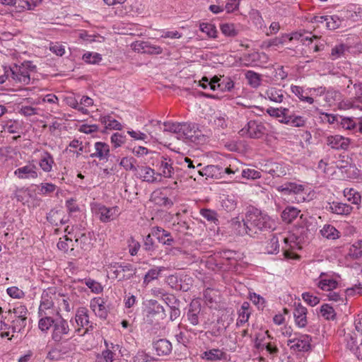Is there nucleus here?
Segmentation results:
<instances>
[{
	"label": "nucleus",
	"instance_id": "f257e3e1",
	"mask_svg": "<svg viewBox=\"0 0 362 362\" xmlns=\"http://www.w3.org/2000/svg\"><path fill=\"white\" fill-rule=\"evenodd\" d=\"M246 223L250 226V236H253L262 231L275 229L274 221L255 208H251L247 211Z\"/></svg>",
	"mask_w": 362,
	"mask_h": 362
},
{
	"label": "nucleus",
	"instance_id": "f03ea898",
	"mask_svg": "<svg viewBox=\"0 0 362 362\" xmlns=\"http://www.w3.org/2000/svg\"><path fill=\"white\" fill-rule=\"evenodd\" d=\"M109 269L114 274L115 278L119 281L131 279L136 272V267L129 263L125 262L111 264Z\"/></svg>",
	"mask_w": 362,
	"mask_h": 362
},
{
	"label": "nucleus",
	"instance_id": "7ed1b4c3",
	"mask_svg": "<svg viewBox=\"0 0 362 362\" xmlns=\"http://www.w3.org/2000/svg\"><path fill=\"white\" fill-rule=\"evenodd\" d=\"M265 131L264 124L256 120H250L247 125L239 131L240 135L247 136L251 139H259L262 137Z\"/></svg>",
	"mask_w": 362,
	"mask_h": 362
},
{
	"label": "nucleus",
	"instance_id": "20e7f679",
	"mask_svg": "<svg viewBox=\"0 0 362 362\" xmlns=\"http://www.w3.org/2000/svg\"><path fill=\"white\" fill-rule=\"evenodd\" d=\"M70 332L71 329L69 328V323L66 320L62 317L55 320L52 333V339L54 341H61L65 337H69Z\"/></svg>",
	"mask_w": 362,
	"mask_h": 362
},
{
	"label": "nucleus",
	"instance_id": "39448f33",
	"mask_svg": "<svg viewBox=\"0 0 362 362\" xmlns=\"http://www.w3.org/2000/svg\"><path fill=\"white\" fill-rule=\"evenodd\" d=\"M262 172L270 174L273 177H281L286 175L287 167L283 163L267 160L265 163L261 165Z\"/></svg>",
	"mask_w": 362,
	"mask_h": 362
},
{
	"label": "nucleus",
	"instance_id": "423d86ee",
	"mask_svg": "<svg viewBox=\"0 0 362 362\" xmlns=\"http://www.w3.org/2000/svg\"><path fill=\"white\" fill-rule=\"evenodd\" d=\"M178 134V139H187L191 141H196L201 135V132L195 128L194 124L188 123H180Z\"/></svg>",
	"mask_w": 362,
	"mask_h": 362
},
{
	"label": "nucleus",
	"instance_id": "0eeeda50",
	"mask_svg": "<svg viewBox=\"0 0 362 362\" xmlns=\"http://www.w3.org/2000/svg\"><path fill=\"white\" fill-rule=\"evenodd\" d=\"M11 78L16 83L28 85L30 81V74L25 67L15 65L13 68L8 67Z\"/></svg>",
	"mask_w": 362,
	"mask_h": 362
},
{
	"label": "nucleus",
	"instance_id": "6e6552de",
	"mask_svg": "<svg viewBox=\"0 0 362 362\" xmlns=\"http://www.w3.org/2000/svg\"><path fill=\"white\" fill-rule=\"evenodd\" d=\"M246 223V215L241 220L238 217L232 218L230 221V227L234 235L243 236L246 234L250 235V226Z\"/></svg>",
	"mask_w": 362,
	"mask_h": 362
},
{
	"label": "nucleus",
	"instance_id": "1a4fd4ad",
	"mask_svg": "<svg viewBox=\"0 0 362 362\" xmlns=\"http://www.w3.org/2000/svg\"><path fill=\"white\" fill-rule=\"evenodd\" d=\"M28 317H24L23 319H16V318H6L4 320H7V322L5 321H1V329H10L11 328L13 332L21 333L24 331V329L27 325Z\"/></svg>",
	"mask_w": 362,
	"mask_h": 362
},
{
	"label": "nucleus",
	"instance_id": "9d476101",
	"mask_svg": "<svg viewBox=\"0 0 362 362\" xmlns=\"http://www.w3.org/2000/svg\"><path fill=\"white\" fill-rule=\"evenodd\" d=\"M326 143L333 149L346 150L350 144V140L340 135H334L327 136Z\"/></svg>",
	"mask_w": 362,
	"mask_h": 362
},
{
	"label": "nucleus",
	"instance_id": "9b49d317",
	"mask_svg": "<svg viewBox=\"0 0 362 362\" xmlns=\"http://www.w3.org/2000/svg\"><path fill=\"white\" fill-rule=\"evenodd\" d=\"M288 345L296 351H308L310 349V338L308 335L289 339Z\"/></svg>",
	"mask_w": 362,
	"mask_h": 362
},
{
	"label": "nucleus",
	"instance_id": "f8f14e48",
	"mask_svg": "<svg viewBox=\"0 0 362 362\" xmlns=\"http://www.w3.org/2000/svg\"><path fill=\"white\" fill-rule=\"evenodd\" d=\"M151 234L163 245L171 246L175 242L170 233L158 226L152 228Z\"/></svg>",
	"mask_w": 362,
	"mask_h": 362
},
{
	"label": "nucleus",
	"instance_id": "ddd939ff",
	"mask_svg": "<svg viewBox=\"0 0 362 362\" xmlns=\"http://www.w3.org/2000/svg\"><path fill=\"white\" fill-rule=\"evenodd\" d=\"M153 347L159 356H168L172 351V344L166 339H160L153 343Z\"/></svg>",
	"mask_w": 362,
	"mask_h": 362
},
{
	"label": "nucleus",
	"instance_id": "4468645a",
	"mask_svg": "<svg viewBox=\"0 0 362 362\" xmlns=\"http://www.w3.org/2000/svg\"><path fill=\"white\" fill-rule=\"evenodd\" d=\"M201 312V305L197 301H192L189 306L187 313V317L189 323L194 326L199 323V314Z\"/></svg>",
	"mask_w": 362,
	"mask_h": 362
},
{
	"label": "nucleus",
	"instance_id": "2eb2a0df",
	"mask_svg": "<svg viewBox=\"0 0 362 362\" xmlns=\"http://www.w3.org/2000/svg\"><path fill=\"white\" fill-rule=\"evenodd\" d=\"M307 308L301 305V303H295V309L293 316L296 324L299 327H305L307 325Z\"/></svg>",
	"mask_w": 362,
	"mask_h": 362
},
{
	"label": "nucleus",
	"instance_id": "dca6fc26",
	"mask_svg": "<svg viewBox=\"0 0 362 362\" xmlns=\"http://www.w3.org/2000/svg\"><path fill=\"white\" fill-rule=\"evenodd\" d=\"M278 191L283 192L284 194H303L305 187L303 185H298L295 182H288L278 187Z\"/></svg>",
	"mask_w": 362,
	"mask_h": 362
},
{
	"label": "nucleus",
	"instance_id": "f3484780",
	"mask_svg": "<svg viewBox=\"0 0 362 362\" xmlns=\"http://www.w3.org/2000/svg\"><path fill=\"white\" fill-rule=\"evenodd\" d=\"M47 218L48 221L55 226L65 224L69 221V218L64 215L62 210L52 209L47 214Z\"/></svg>",
	"mask_w": 362,
	"mask_h": 362
},
{
	"label": "nucleus",
	"instance_id": "a211bd4d",
	"mask_svg": "<svg viewBox=\"0 0 362 362\" xmlns=\"http://www.w3.org/2000/svg\"><path fill=\"white\" fill-rule=\"evenodd\" d=\"M328 211L338 215H349L351 214L353 208L349 204L340 202H333L327 206Z\"/></svg>",
	"mask_w": 362,
	"mask_h": 362
},
{
	"label": "nucleus",
	"instance_id": "6ab92c4d",
	"mask_svg": "<svg viewBox=\"0 0 362 362\" xmlns=\"http://www.w3.org/2000/svg\"><path fill=\"white\" fill-rule=\"evenodd\" d=\"M35 165H25L16 169L14 174L20 179H28L29 177H37V173Z\"/></svg>",
	"mask_w": 362,
	"mask_h": 362
},
{
	"label": "nucleus",
	"instance_id": "aec40b11",
	"mask_svg": "<svg viewBox=\"0 0 362 362\" xmlns=\"http://www.w3.org/2000/svg\"><path fill=\"white\" fill-rule=\"evenodd\" d=\"M159 163V169L162 173H158V175L160 176L163 175L165 177H171L174 173V168L172 166L171 159L163 156L161 157V160Z\"/></svg>",
	"mask_w": 362,
	"mask_h": 362
},
{
	"label": "nucleus",
	"instance_id": "412c9836",
	"mask_svg": "<svg viewBox=\"0 0 362 362\" xmlns=\"http://www.w3.org/2000/svg\"><path fill=\"white\" fill-rule=\"evenodd\" d=\"M6 313H7V315L5 316L4 319H6V318L23 319L24 317H28L27 315L28 314V310L25 305H20L17 307H15L13 309V310H9Z\"/></svg>",
	"mask_w": 362,
	"mask_h": 362
},
{
	"label": "nucleus",
	"instance_id": "4be33fe9",
	"mask_svg": "<svg viewBox=\"0 0 362 362\" xmlns=\"http://www.w3.org/2000/svg\"><path fill=\"white\" fill-rule=\"evenodd\" d=\"M90 307L93 312L100 318H106L107 310L104 305V301L101 298L94 299L90 302Z\"/></svg>",
	"mask_w": 362,
	"mask_h": 362
},
{
	"label": "nucleus",
	"instance_id": "5701e85b",
	"mask_svg": "<svg viewBox=\"0 0 362 362\" xmlns=\"http://www.w3.org/2000/svg\"><path fill=\"white\" fill-rule=\"evenodd\" d=\"M95 153H92V158L97 157L100 160L105 159L107 158L110 148L109 146L103 142H96L95 144Z\"/></svg>",
	"mask_w": 362,
	"mask_h": 362
},
{
	"label": "nucleus",
	"instance_id": "b1692460",
	"mask_svg": "<svg viewBox=\"0 0 362 362\" xmlns=\"http://www.w3.org/2000/svg\"><path fill=\"white\" fill-rule=\"evenodd\" d=\"M300 211L294 206H287L281 213L282 220L287 223H291L299 215Z\"/></svg>",
	"mask_w": 362,
	"mask_h": 362
},
{
	"label": "nucleus",
	"instance_id": "393cba45",
	"mask_svg": "<svg viewBox=\"0 0 362 362\" xmlns=\"http://www.w3.org/2000/svg\"><path fill=\"white\" fill-rule=\"evenodd\" d=\"M148 315H165V309L156 300L151 299L148 303Z\"/></svg>",
	"mask_w": 362,
	"mask_h": 362
},
{
	"label": "nucleus",
	"instance_id": "a878e982",
	"mask_svg": "<svg viewBox=\"0 0 362 362\" xmlns=\"http://www.w3.org/2000/svg\"><path fill=\"white\" fill-rule=\"evenodd\" d=\"M54 158L50 153L45 151L40 160L39 165L43 171L49 173L52 169Z\"/></svg>",
	"mask_w": 362,
	"mask_h": 362
},
{
	"label": "nucleus",
	"instance_id": "bb28decb",
	"mask_svg": "<svg viewBox=\"0 0 362 362\" xmlns=\"http://www.w3.org/2000/svg\"><path fill=\"white\" fill-rule=\"evenodd\" d=\"M115 209L114 208H107L104 206L99 207L98 214L100 220L103 222H109L113 219Z\"/></svg>",
	"mask_w": 362,
	"mask_h": 362
},
{
	"label": "nucleus",
	"instance_id": "cd10ccee",
	"mask_svg": "<svg viewBox=\"0 0 362 362\" xmlns=\"http://www.w3.org/2000/svg\"><path fill=\"white\" fill-rule=\"evenodd\" d=\"M76 322L78 326L83 327L89 323V316L88 310L85 308H81L77 310L76 314Z\"/></svg>",
	"mask_w": 362,
	"mask_h": 362
},
{
	"label": "nucleus",
	"instance_id": "c85d7f7f",
	"mask_svg": "<svg viewBox=\"0 0 362 362\" xmlns=\"http://www.w3.org/2000/svg\"><path fill=\"white\" fill-rule=\"evenodd\" d=\"M140 169V177L144 181L148 182H154L156 181V177H154V170L148 166H141Z\"/></svg>",
	"mask_w": 362,
	"mask_h": 362
},
{
	"label": "nucleus",
	"instance_id": "c756f323",
	"mask_svg": "<svg viewBox=\"0 0 362 362\" xmlns=\"http://www.w3.org/2000/svg\"><path fill=\"white\" fill-rule=\"evenodd\" d=\"M320 233L323 237L330 240H334L339 237V231L331 225H325Z\"/></svg>",
	"mask_w": 362,
	"mask_h": 362
},
{
	"label": "nucleus",
	"instance_id": "7c9ffc66",
	"mask_svg": "<svg viewBox=\"0 0 362 362\" xmlns=\"http://www.w3.org/2000/svg\"><path fill=\"white\" fill-rule=\"evenodd\" d=\"M344 194V196L347 197V199L353 204L358 205L360 204L361 200V194L354 189H345Z\"/></svg>",
	"mask_w": 362,
	"mask_h": 362
},
{
	"label": "nucleus",
	"instance_id": "2f4dec72",
	"mask_svg": "<svg viewBox=\"0 0 362 362\" xmlns=\"http://www.w3.org/2000/svg\"><path fill=\"white\" fill-rule=\"evenodd\" d=\"M53 300L52 297L49 296L48 292L44 291L42 295V300L39 308V314L42 315V310L51 308L53 306Z\"/></svg>",
	"mask_w": 362,
	"mask_h": 362
},
{
	"label": "nucleus",
	"instance_id": "473e14b6",
	"mask_svg": "<svg viewBox=\"0 0 362 362\" xmlns=\"http://www.w3.org/2000/svg\"><path fill=\"white\" fill-rule=\"evenodd\" d=\"M162 271L163 267H156L148 270L144 277V285L147 286L153 280L157 279Z\"/></svg>",
	"mask_w": 362,
	"mask_h": 362
},
{
	"label": "nucleus",
	"instance_id": "72a5a7b5",
	"mask_svg": "<svg viewBox=\"0 0 362 362\" xmlns=\"http://www.w3.org/2000/svg\"><path fill=\"white\" fill-rule=\"evenodd\" d=\"M345 341L346 342V347L351 351L354 354L357 346V336L355 333H348L344 335Z\"/></svg>",
	"mask_w": 362,
	"mask_h": 362
},
{
	"label": "nucleus",
	"instance_id": "f704fd0d",
	"mask_svg": "<svg viewBox=\"0 0 362 362\" xmlns=\"http://www.w3.org/2000/svg\"><path fill=\"white\" fill-rule=\"evenodd\" d=\"M349 255L354 259H357L362 256V240L355 243L350 247Z\"/></svg>",
	"mask_w": 362,
	"mask_h": 362
},
{
	"label": "nucleus",
	"instance_id": "c9c22d12",
	"mask_svg": "<svg viewBox=\"0 0 362 362\" xmlns=\"http://www.w3.org/2000/svg\"><path fill=\"white\" fill-rule=\"evenodd\" d=\"M200 214L208 221L217 224L218 223L217 213L209 209H202Z\"/></svg>",
	"mask_w": 362,
	"mask_h": 362
},
{
	"label": "nucleus",
	"instance_id": "e433bc0d",
	"mask_svg": "<svg viewBox=\"0 0 362 362\" xmlns=\"http://www.w3.org/2000/svg\"><path fill=\"white\" fill-rule=\"evenodd\" d=\"M267 95L272 101L276 103H281L283 101L284 95L281 90L271 88L267 91Z\"/></svg>",
	"mask_w": 362,
	"mask_h": 362
},
{
	"label": "nucleus",
	"instance_id": "4c0bfd02",
	"mask_svg": "<svg viewBox=\"0 0 362 362\" xmlns=\"http://www.w3.org/2000/svg\"><path fill=\"white\" fill-rule=\"evenodd\" d=\"M320 313L326 320H334L336 315L334 308L328 304L321 306Z\"/></svg>",
	"mask_w": 362,
	"mask_h": 362
},
{
	"label": "nucleus",
	"instance_id": "58836bf2",
	"mask_svg": "<svg viewBox=\"0 0 362 362\" xmlns=\"http://www.w3.org/2000/svg\"><path fill=\"white\" fill-rule=\"evenodd\" d=\"M248 83L254 88H257L260 85V76L253 71H247L245 74Z\"/></svg>",
	"mask_w": 362,
	"mask_h": 362
},
{
	"label": "nucleus",
	"instance_id": "ea45409f",
	"mask_svg": "<svg viewBox=\"0 0 362 362\" xmlns=\"http://www.w3.org/2000/svg\"><path fill=\"white\" fill-rule=\"evenodd\" d=\"M200 30L206 33L210 37L215 38L216 37L217 30L214 25L211 23H202L199 25Z\"/></svg>",
	"mask_w": 362,
	"mask_h": 362
},
{
	"label": "nucleus",
	"instance_id": "a19ab883",
	"mask_svg": "<svg viewBox=\"0 0 362 362\" xmlns=\"http://www.w3.org/2000/svg\"><path fill=\"white\" fill-rule=\"evenodd\" d=\"M55 320L51 317H42L38 322V327L42 332H47L52 326H54Z\"/></svg>",
	"mask_w": 362,
	"mask_h": 362
},
{
	"label": "nucleus",
	"instance_id": "79ce46f5",
	"mask_svg": "<svg viewBox=\"0 0 362 362\" xmlns=\"http://www.w3.org/2000/svg\"><path fill=\"white\" fill-rule=\"evenodd\" d=\"M3 129L10 134H15L19 132L21 126L17 121L9 120L3 125Z\"/></svg>",
	"mask_w": 362,
	"mask_h": 362
},
{
	"label": "nucleus",
	"instance_id": "37998d69",
	"mask_svg": "<svg viewBox=\"0 0 362 362\" xmlns=\"http://www.w3.org/2000/svg\"><path fill=\"white\" fill-rule=\"evenodd\" d=\"M223 353L219 349H211L204 353L203 358L208 361H216L222 358Z\"/></svg>",
	"mask_w": 362,
	"mask_h": 362
},
{
	"label": "nucleus",
	"instance_id": "c03bdc74",
	"mask_svg": "<svg viewBox=\"0 0 362 362\" xmlns=\"http://www.w3.org/2000/svg\"><path fill=\"white\" fill-rule=\"evenodd\" d=\"M337 286V282L334 279H323L318 283V287L324 291H332Z\"/></svg>",
	"mask_w": 362,
	"mask_h": 362
},
{
	"label": "nucleus",
	"instance_id": "a18cd8bd",
	"mask_svg": "<svg viewBox=\"0 0 362 362\" xmlns=\"http://www.w3.org/2000/svg\"><path fill=\"white\" fill-rule=\"evenodd\" d=\"M222 33L228 37H235L238 35V31L233 23H224L221 25Z\"/></svg>",
	"mask_w": 362,
	"mask_h": 362
},
{
	"label": "nucleus",
	"instance_id": "49530a36",
	"mask_svg": "<svg viewBox=\"0 0 362 362\" xmlns=\"http://www.w3.org/2000/svg\"><path fill=\"white\" fill-rule=\"evenodd\" d=\"M133 359L134 362H150L156 360L144 351H139Z\"/></svg>",
	"mask_w": 362,
	"mask_h": 362
},
{
	"label": "nucleus",
	"instance_id": "de8ad7c7",
	"mask_svg": "<svg viewBox=\"0 0 362 362\" xmlns=\"http://www.w3.org/2000/svg\"><path fill=\"white\" fill-rule=\"evenodd\" d=\"M126 140V136L120 133L116 132L111 136V142L115 148L121 146Z\"/></svg>",
	"mask_w": 362,
	"mask_h": 362
},
{
	"label": "nucleus",
	"instance_id": "09e8293b",
	"mask_svg": "<svg viewBox=\"0 0 362 362\" xmlns=\"http://www.w3.org/2000/svg\"><path fill=\"white\" fill-rule=\"evenodd\" d=\"M85 284L91 290V291L95 293H99L103 291V287L100 284L95 280L90 279H86Z\"/></svg>",
	"mask_w": 362,
	"mask_h": 362
},
{
	"label": "nucleus",
	"instance_id": "8fccbe9b",
	"mask_svg": "<svg viewBox=\"0 0 362 362\" xmlns=\"http://www.w3.org/2000/svg\"><path fill=\"white\" fill-rule=\"evenodd\" d=\"M83 59L90 64H97L101 61L102 57L100 54L98 53L92 54V53H86L83 56Z\"/></svg>",
	"mask_w": 362,
	"mask_h": 362
},
{
	"label": "nucleus",
	"instance_id": "3c124183",
	"mask_svg": "<svg viewBox=\"0 0 362 362\" xmlns=\"http://www.w3.org/2000/svg\"><path fill=\"white\" fill-rule=\"evenodd\" d=\"M41 194H47L52 193L57 188V186L52 183H41L38 187Z\"/></svg>",
	"mask_w": 362,
	"mask_h": 362
},
{
	"label": "nucleus",
	"instance_id": "603ef678",
	"mask_svg": "<svg viewBox=\"0 0 362 362\" xmlns=\"http://www.w3.org/2000/svg\"><path fill=\"white\" fill-rule=\"evenodd\" d=\"M134 162L135 159L133 158H123L120 161V165L123 166L126 170L136 171V168L134 165Z\"/></svg>",
	"mask_w": 362,
	"mask_h": 362
},
{
	"label": "nucleus",
	"instance_id": "864d4df0",
	"mask_svg": "<svg viewBox=\"0 0 362 362\" xmlns=\"http://www.w3.org/2000/svg\"><path fill=\"white\" fill-rule=\"evenodd\" d=\"M242 176L247 179H257L261 177L260 172L254 169H244L242 170Z\"/></svg>",
	"mask_w": 362,
	"mask_h": 362
},
{
	"label": "nucleus",
	"instance_id": "5fc2aeb1",
	"mask_svg": "<svg viewBox=\"0 0 362 362\" xmlns=\"http://www.w3.org/2000/svg\"><path fill=\"white\" fill-rule=\"evenodd\" d=\"M221 206L226 211H231L235 209L236 203L233 199L226 197L221 201Z\"/></svg>",
	"mask_w": 362,
	"mask_h": 362
},
{
	"label": "nucleus",
	"instance_id": "6e6d98bb",
	"mask_svg": "<svg viewBox=\"0 0 362 362\" xmlns=\"http://www.w3.org/2000/svg\"><path fill=\"white\" fill-rule=\"evenodd\" d=\"M291 126L293 127H302L305 125L306 119L303 116L292 115Z\"/></svg>",
	"mask_w": 362,
	"mask_h": 362
},
{
	"label": "nucleus",
	"instance_id": "4d7b16f0",
	"mask_svg": "<svg viewBox=\"0 0 362 362\" xmlns=\"http://www.w3.org/2000/svg\"><path fill=\"white\" fill-rule=\"evenodd\" d=\"M129 243V252L132 256H134L137 254L139 248H140V243L135 240L134 238L131 237L130 239L128 240Z\"/></svg>",
	"mask_w": 362,
	"mask_h": 362
},
{
	"label": "nucleus",
	"instance_id": "13d9d810",
	"mask_svg": "<svg viewBox=\"0 0 362 362\" xmlns=\"http://www.w3.org/2000/svg\"><path fill=\"white\" fill-rule=\"evenodd\" d=\"M303 299L310 305L315 306L320 303V298L306 292L302 294Z\"/></svg>",
	"mask_w": 362,
	"mask_h": 362
},
{
	"label": "nucleus",
	"instance_id": "bf43d9fd",
	"mask_svg": "<svg viewBox=\"0 0 362 362\" xmlns=\"http://www.w3.org/2000/svg\"><path fill=\"white\" fill-rule=\"evenodd\" d=\"M327 18H329V20H327V27L330 30H334L337 28L340 23L339 18L337 16H328Z\"/></svg>",
	"mask_w": 362,
	"mask_h": 362
},
{
	"label": "nucleus",
	"instance_id": "052dcab7",
	"mask_svg": "<svg viewBox=\"0 0 362 362\" xmlns=\"http://www.w3.org/2000/svg\"><path fill=\"white\" fill-rule=\"evenodd\" d=\"M209 268L214 269H222L223 268V263L221 262H218L215 257H209L207 262H206Z\"/></svg>",
	"mask_w": 362,
	"mask_h": 362
},
{
	"label": "nucleus",
	"instance_id": "680f3d73",
	"mask_svg": "<svg viewBox=\"0 0 362 362\" xmlns=\"http://www.w3.org/2000/svg\"><path fill=\"white\" fill-rule=\"evenodd\" d=\"M7 293L12 298H21L24 296L22 290L16 286H12L7 288Z\"/></svg>",
	"mask_w": 362,
	"mask_h": 362
},
{
	"label": "nucleus",
	"instance_id": "e2e57ef3",
	"mask_svg": "<svg viewBox=\"0 0 362 362\" xmlns=\"http://www.w3.org/2000/svg\"><path fill=\"white\" fill-rule=\"evenodd\" d=\"M151 235V233L148 234L144 239V248L146 252H151L155 249L154 241Z\"/></svg>",
	"mask_w": 362,
	"mask_h": 362
},
{
	"label": "nucleus",
	"instance_id": "0e129e2a",
	"mask_svg": "<svg viewBox=\"0 0 362 362\" xmlns=\"http://www.w3.org/2000/svg\"><path fill=\"white\" fill-rule=\"evenodd\" d=\"M180 123H170V122H164V126L165 127L164 131L173 132L177 134V138L178 137L179 129H180Z\"/></svg>",
	"mask_w": 362,
	"mask_h": 362
},
{
	"label": "nucleus",
	"instance_id": "69168bd1",
	"mask_svg": "<svg viewBox=\"0 0 362 362\" xmlns=\"http://www.w3.org/2000/svg\"><path fill=\"white\" fill-rule=\"evenodd\" d=\"M215 169L221 170H223V168L219 167L218 165H207L204 169H199L198 170V173L201 176H209L210 173L214 171Z\"/></svg>",
	"mask_w": 362,
	"mask_h": 362
},
{
	"label": "nucleus",
	"instance_id": "338daca9",
	"mask_svg": "<svg viewBox=\"0 0 362 362\" xmlns=\"http://www.w3.org/2000/svg\"><path fill=\"white\" fill-rule=\"evenodd\" d=\"M155 201L157 204L166 207V208H170L173 205V201L166 197H159L155 199Z\"/></svg>",
	"mask_w": 362,
	"mask_h": 362
},
{
	"label": "nucleus",
	"instance_id": "774afa93",
	"mask_svg": "<svg viewBox=\"0 0 362 362\" xmlns=\"http://www.w3.org/2000/svg\"><path fill=\"white\" fill-rule=\"evenodd\" d=\"M238 165H239V162L237 160H233L228 167L223 169L224 173L228 175L235 174L239 171Z\"/></svg>",
	"mask_w": 362,
	"mask_h": 362
}]
</instances>
